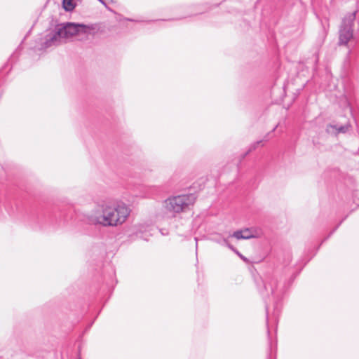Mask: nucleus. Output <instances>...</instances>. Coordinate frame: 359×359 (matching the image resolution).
<instances>
[{
    "instance_id": "obj_1",
    "label": "nucleus",
    "mask_w": 359,
    "mask_h": 359,
    "mask_svg": "<svg viewBox=\"0 0 359 359\" xmlns=\"http://www.w3.org/2000/svg\"><path fill=\"white\" fill-rule=\"evenodd\" d=\"M100 27L97 25H86L83 24L67 22L58 25L54 32L47 34L41 41V48L46 49L56 46L66 39L75 36L79 41L91 42L98 34Z\"/></svg>"
},
{
    "instance_id": "obj_2",
    "label": "nucleus",
    "mask_w": 359,
    "mask_h": 359,
    "mask_svg": "<svg viewBox=\"0 0 359 359\" xmlns=\"http://www.w3.org/2000/svg\"><path fill=\"white\" fill-rule=\"evenodd\" d=\"M130 210L123 203L111 205L105 202L97 203L86 215V219L93 224L114 227L122 224L129 216Z\"/></svg>"
},
{
    "instance_id": "obj_3",
    "label": "nucleus",
    "mask_w": 359,
    "mask_h": 359,
    "mask_svg": "<svg viewBox=\"0 0 359 359\" xmlns=\"http://www.w3.org/2000/svg\"><path fill=\"white\" fill-rule=\"evenodd\" d=\"M195 201L196 197L194 194L170 197L163 201L162 211L165 217H174L176 214L185 211Z\"/></svg>"
},
{
    "instance_id": "obj_4",
    "label": "nucleus",
    "mask_w": 359,
    "mask_h": 359,
    "mask_svg": "<svg viewBox=\"0 0 359 359\" xmlns=\"http://www.w3.org/2000/svg\"><path fill=\"white\" fill-rule=\"evenodd\" d=\"M355 18V12L349 13L343 20L339 31V41L342 44H346L353 36L352 26Z\"/></svg>"
},
{
    "instance_id": "obj_5",
    "label": "nucleus",
    "mask_w": 359,
    "mask_h": 359,
    "mask_svg": "<svg viewBox=\"0 0 359 359\" xmlns=\"http://www.w3.org/2000/svg\"><path fill=\"white\" fill-rule=\"evenodd\" d=\"M133 229L137 236L146 241L148 240V237L151 236L152 231H154L153 226L145 223L135 225Z\"/></svg>"
},
{
    "instance_id": "obj_6",
    "label": "nucleus",
    "mask_w": 359,
    "mask_h": 359,
    "mask_svg": "<svg viewBox=\"0 0 359 359\" xmlns=\"http://www.w3.org/2000/svg\"><path fill=\"white\" fill-rule=\"evenodd\" d=\"M257 236V231L252 229H245L235 231L233 236L237 239H248Z\"/></svg>"
},
{
    "instance_id": "obj_7",
    "label": "nucleus",
    "mask_w": 359,
    "mask_h": 359,
    "mask_svg": "<svg viewBox=\"0 0 359 359\" xmlns=\"http://www.w3.org/2000/svg\"><path fill=\"white\" fill-rule=\"evenodd\" d=\"M348 126H337V125H329L327 127V132L329 133H344L348 130Z\"/></svg>"
},
{
    "instance_id": "obj_8",
    "label": "nucleus",
    "mask_w": 359,
    "mask_h": 359,
    "mask_svg": "<svg viewBox=\"0 0 359 359\" xmlns=\"http://www.w3.org/2000/svg\"><path fill=\"white\" fill-rule=\"evenodd\" d=\"M77 0H63V8L67 11H72L76 5Z\"/></svg>"
},
{
    "instance_id": "obj_9",
    "label": "nucleus",
    "mask_w": 359,
    "mask_h": 359,
    "mask_svg": "<svg viewBox=\"0 0 359 359\" xmlns=\"http://www.w3.org/2000/svg\"><path fill=\"white\" fill-rule=\"evenodd\" d=\"M224 243H225L226 245H227L230 248H231L233 250H234V251L236 252V254H237V255H238L241 259H243V260H245V261L246 260V259H245V258L242 255H241L238 251H236V250H234V249H233V248H232V247H231V246L228 243V241H227L226 239H224Z\"/></svg>"
},
{
    "instance_id": "obj_10",
    "label": "nucleus",
    "mask_w": 359,
    "mask_h": 359,
    "mask_svg": "<svg viewBox=\"0 0 359 359\" xmlns=\"http://www.w3.org/2000/svg\"><path fill=\"white\" fill-rule=\"evenodd\" d=\"M262 142V141H257L255 143H254L253 144H252L250 146V148L249 149V151H251L252 150H255L259 144H261Z\"/></svg>"
},
{
    "instance_id": "obj_11",
    "label": "nucleus",
    "mask_w": 359,
    "mask_h": 359,
    "mask_svg": "<svg viewBox=\"0 0 359 359\" xmlns=\"http://www.w3.org/2000/svg\"><path fill=\"white\" fill-rule=\"evenodd\" d=\"M100 3H102L103 5H104L106 7H107V2L104 0H98Z\"/></svg>"
}]
</instances>
